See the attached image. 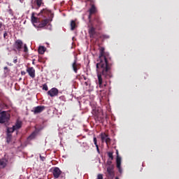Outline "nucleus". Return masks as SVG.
<instances>
[{"instance_id": "423d86ee", "label": "nucleus", "mask_w": 179, "mask_h": 179, "mask_svg": "<svg viewBox=\"0 0 179 179\" xmlns=\"http://www.w3.org/2000/svg\"><path fill=\"white\" fill-rule=\"evenodd\" d=\"M24 43L22 40H16L13 43V48L17 51H22Z\"/></svg>"}, {"instance_id": "2f4dec72", "label": "nucleus", "mask_w": 179, "mask_h": 179, "mask_svg": "<svg viewBox=\"0 0 179 179\" xmlns=\"http://www.w3.org/2000/svg\"><path fill=\"white\" fill-rule=\"evenodd\" d=\"M97 179H103V174H98Z\"/></svg>"}, {"instance_id": "9b49d317", "label": "nucleus", "mask_w": 179, "mask_h": 179, "mask_svg": "<svg viewBox=\"0 0 179 179\" xmlns=\"http://www.w3.org/2000/svg\"><path fill=\"white\" fill-rule=\"evenodd\" d=\"M62 171L59 169V167H55L52 171L53 176L55 178H59V176H61Z\"/></svg>"}, {"instance_id": "c03bdc74", "label": "nucleus", "mask_w": 179, "mask_h": 179, "mask_svg": "<svg viewBox=\"0 0 179 179\" xmlns=\"http://www.w3.org/2000/svg\"><path fill=\"white\" fill-rule=\"evenodd\" d=\"M61 179H65V176H62V178Z\"/></svg>"}, {"instance_id": "2eb2a0df", "label": "nucleus", "mask_w": 179, "mask_h": 179, "mask_svg": "<svg viewBox=\"0 0 179 179\" xmlns=\"http://www.w3.org/2000/svg\"><path fill=\"white\" fill-rule=\"evenodd\" d=\"M7 162L5 159H0V169L6 167Z\"/></svg>"}, {"instance_id": "6ab92c4d", "label": "nucleus", "mask_w": 179, "mask_h": 179, "mask_svg": "<svg viewBox=\"0 0 179 179\" xmlns=\"http://www.w3.org/2000/svg\"><path fill=\"white\" fill-rule=\"evenodd\" d=\"M22 127V122L21 121H17L15 125H14V131L15 129H19Z\"/></svg>"}, {"instance_id": "58836bf2", "label": "nucleus", "mask_w": 179, "mask_h": 179, "mask_svg": "<svg viewBox=\"0 0 179 179\" xmlns=\"http://www.w3.org/2000/svg\"><path fill=\"white\" fill-rule=\"evenodd\" d=\"M7 36H8V33L6 31V32L4 33V34H3L4 38H6Z\"/></svg>"}, {"instance_id": "20e7f679", "label": "nucleus", "mask_w": 179, "mask_h": 179, "mask_svg": "<svg viewBox=\"0 0 179 179\" xmlns=\"http://www.w3.org/2000/svg\"><path fill=\"white\" fill-rule=\"evenodd\" d=\"M97 12H98V9L95 5V1L94 0L92 7L90 8L89 9V16H88L89 23H91L92 22V15H95L96 13H97Z\"/></svg>"}, {"instance_id": "7c9ffc66", "label": "nucleus", "mask_w": 179, "mask_h": 179, "mask_svg": "<svg viewBox=\"0 0 179 179\" xmlns=\"http://www.w3.org/2000/svg\"><path fill=\"white\" fill-rule=\"evenodd\" d=\"M40 159L42 160V162H44L46 157L45 156H42V155H40Z\"/></svg>"}, {"instance_id": "f03ea898", "label": "nucleus", "mask_w": 179, "mask_h": 179, "mask_svg": "<svg viewBox=\"0 0 179 179\" xmlns=\"http://www.w3.org/2000/svg\"><path fill=\"white\" fill-rule=\"evenodd\" d=\"M53 15H54L52 13V10H50V9H42V10H41L40 13H38L37 16H39V17H44V20H42L41 23H39L38 27H45V26H47V24H48L49 23V19H47V17L50 16L52 17Z\"/></svg>"}, {"instance_id": "b1692460", "label": "nucleus", "mask_w": 179, "mask_h": 179, "mask_svg": "<svg viewBox=\"0 0 179 179\" xmlns=\"http://www.w3.org/2000/svg\"><path fill=\"white\" fill-rule=\"evenodd\" d=\"M7 131L10 134H11V132H14V131H15V125H13V127H12V128H8Z\"/></svg>"}, {"instance_id": "37998d69", "label": "nucleus", "mask_w": 179, "mask_h": 179, "mask_svg": "<svg viewBox=\"0 0 179 179\" xmlns=\"http://www.w3.org/2000/svg\"><path fill=\"white\" fill-rule=\"evenodd\" d=\"M117 156H119L118 150H116Z\"/></svg>"}, {"instance_id": "393cba45", "label": "nucleus", "mask_w": 179, "mask_h": 179, "mask_svg": "<svg viewBox=\"0 0 179 179\" xmlns=\"http://www.w3.org/2000/svg\"><path fill=\"white\" fill-rule=\"evenodd\" d=\"M111 141L110 138H109L108 135L107 134L106 138V143L107 145H108V143H110Z\"/></svg>"}, {"instance_id": "6e6552de", "label": "nucleus", "mask_w": 179, "mask_h": 179, "mask_svg": "<svg viewBox=\"0 0 179 179\" xmlns=\"http://www.w3.org/2000/svg\"><path fill=\"white\" fill-rule=\"evenodd\" d=\"M27 72L32 79L36 78V69L34 66H27Z\"/></svg>"}, {"instance_id": "4be33fe9", "label": "nucleus", "mask_w": 179, "mask_h": 179, "mask_svg": "<svg viewBox=\"0 0 179 179\" xmlns=\"http://www.w3.org/2000/svg\"><path fill=\"white\" fill-rule=\"evenodd\" d=\"M11 139H12V135L10 132H8L7 138H6L7 142L9 143V142H10Z\"/></svg>"}, {"instance_id": "e433bc0d", "label": "nucleus", "mask_w": 179, "mask_h": 179, "mask_svg": "<svg viewBox=\"0 0 179 179\" xmlns=\"http://www.w3.org/2000/svg\"><path fill=\"white\" fill-rule=\"evenodd\" d=\"M59 99H60V100H65L66 97H65V96H60Z\"/></svg>"}, {"instance_id": "39448f33", "label": "nucleus", "mask_w": 179, "mask_h": 179, "mask_svg": "<svg viewBox=\"0 0 179 179\" xmlns=\"http://www.w3.org/2000/svg\"><path fill=\"white\" fill-rule=\"evenodd\" d=\"M10 120V114L7 111H1L0 113V123L3 124Z\"/></svg>"}, {"instance_id": "72a5a7b5", "label": "nucleus", "mask_w": 179, "mask_h": 179, "mask_svg": "<svg viewBox=\"0 0 179 179\" xmlns=\"http://www.w3.org/2000/svg\"><path fill=\"white\" fill-rule=\"evenodd\" d=\"M112 163H113V162H112L111 159L110 160H108V162H107V164H108V166H112Z\"/></svg>"}, {"instance_id": "a19ab883", "label": "nucleus", "mask_w": 179, "mask_h": 179, "mask_svg": "<svg viewBox=\"0 0 179 179\" xmlns=\"http://www.w3.org/2000/svg\"><path fill=\"white\" fill-rule=\"evenodd\" d=\"M4 71H8V66H4Z\"/></svg>"}, {"instance_id": "5701e85b", "label": "nucleus", "mask_w": 179, "mask_h": 179, "mask_svg": "<svg viewBox=\"0 0 179 179\" xmlns=\"http://www.w3.org/2000/svg\"><path fill=\"white\" fill-rule=\"evenodd\" d=\"M108 157H110V159L112 162V160H113V159H114L113 152H108Z\"/></svg>"}, {"instance_id": "f257e3e1", "label": "nucleus", "mask_w": 179, "mask_h": 179, "mask_svg": "<svg viewBox=\"0 0 179 179\" xmlns=\"http://www.w3.org/2000/svg\"><path fill=\"white\" fill-rule=\"evenodd\" d=\"M96 67L99 87H102L103 84L104 86H106L107 82L106 80L113 78V75L111 71L112 65L109 64L105 55V48L103 47L100 48V54Z\"/></svg>"}, {"instance_id": "79ce46f5", "label": "nucleus", "mask_w": 179, "mask_h": 179, "mask_svg": "<svg viewBox=\"0 0 179 179\" xmlns=\"http://www.w3.org/2000/svg\"><path fill=\"white\" fill-rule=\"evenodd\" d=\"M2 26H3V23L2 22H0V29H1Z\"/></svg>"}, {"instance_id": "4c0bfd02", "label": "nucleus", "mask_w": 179, "mask_h": 179, "mask_svg": "<svg viewBox=\"0 0 179 179\" xmlns=\"http://www.w3.org/2000/svg\"><path fill=\"white\" fill-rule=\"evenodd\" d=\"M103 38H110V36L103 35Z\"/></svg>"}, {"instance_id": "ea45409f", "label": "nucleus", "mask_w": 179, "mask_h": 179, "mask_svg": "<svg viewBox=\"0 0 179 179\" xmlns=\"http://www.w3.org/2000/svg\"><path fill=\"white\" fill-rule=\"evenodd\" d=\"M21 73L22 75H26V72L24 71H22Z\"/></svg>"}, {"instance_id": "cd10ccee", "label": "nucleus", "mask_w": 179, "mask_h": 179, "mask_svg": "<svg viewBox=\"0 0 179 179\" xmlns=\"http://www.w3.org/2000/svg\"><path fill=\"white\" fill-rule=\"evenodd\" d=\"M35 136H36V134L33 132V134H31V135H29V138L33 139L34 138H35Z\"/></svg>"}, {"instance_id": "a878e982", "label": "nucleus", "mask_w": 179, "mask_h": 179, "mask_svg": "<svg viewBox=\"0 0 179 179\" xmlns=\"http://www.w3.org/2000/svg\"><path fill=\"white\" fill-rule=\"evenodd\" d=\"M43 90H46V91L48 90V86L47 83H44V85H43Z\"/></svg>"}, {"instance_id": "f3484780", "label": "nucleus", "mask_w": 179, "mask_h": 179, "mask_svg": "<svg viewBox=\"0 0 179 179\" xmlns=\"http://www.w3.org/2000/svg\"><path fill=\"white\" fill-rule=\"evenodd\" d=\"M70 26H71V30H75V29H76V27H77L76 20H71Z\"/></svg>"}, {"instance_id": "dca6fc26", "label": "nucleus", "mask_w": 179, "mask_h": 179, "mask_svg": "<svg viewBox=\"0 0 179 179\" xmlns=\"http://www.w3.org/2000/svg\"><path fill=\"white\" fill-rule=\"evenodd\" d=\"M40 22V19L38 17H36L35 13H33L31 15V22L32 23H38V22Z\"/></svg>"}, {"instance_id": "c9c22d12", "label": "nucleus", "mask_w": 179, "mask_h": 179, "mask_svg": "<svg viewBox=\"0 0 179 179\" xmlns=\"http://www.w3.org/2000/svg\"><path fill=\"white\" fill-rule=\"evenodd\" d=\"M83 79H84L85 80H87V76H85V75H82L81 79H83Z\"/></svg>"}, {"instance_id": "a18cd8bd", "label": "nucleus", "mask_w": 179, "mask_h": 179, "mask_svg": "<svg viewBox=\"0 0 179 179\" xmlns=\"http://www.w3.org/2000/svg\"><path fill=\"white\" fill-rule=\"evenodd\" d=\"M85 85H86V86H87L88 85L87 82H85Z\"/></svg>"}, {"instance_id": "bb28decb", "label": "nucleus", "mask_w": 179, "mask_h": 179, "mask_svg": "<svg viewBox=\"0 0 179 179\" xmlns=\"http://www.w3.org/2000/svg\"><path fill=\"white\" fill-rule=\"evenodd\" d=\"M93 141H94V143L95 146L96 147L97 146V142H98L96 136H94Z\"/></svg>"}, {"instance_id": "412c9836", "label": "nucleus", "mask_w": 179, "mask_h": 179, "mask_svg": "<svg viewBox=\"0 0 179 179\" xmlns=\"http://www.w3.org/2000/svg\"><path fill=\"white\" fill-rule=\"evenodd\" d=\"M35 2L37 5L38 8H41V6L43 3V1L42 0H36Z\"/></svg>"}, {"instance_id": "a211bd4d", "label": "nucleus", "mask_w": 179, "mask_h": 179, "mask_svg": "<svg viewBox=\"0 0 179 179\" xmlns=\"http://www.w3.org/2000/svg\"><path fill=\"white\" fill-rule=\"evenodd\" d=\"M107 136H108V134H106V132H102L101 134V138L102 142H104V141L106 142Z\"/></svg>"}, {"instance_id": "4468645a", "label": "nucleus", "mask_w": 179, "mask_h": 179, "mask_svg": "<svg viewBox=\"0 0 179 179\" xmlns=\"http://www.w3.org/2000/svg\"><path fill=\"white\" fill-rule=\"evenodd\" d=\"M73 69L76 73H77L78 69H80V64H78L77 60L75 59L72 64Z\"/></svg>"}, {"instance_id": "de8ad7c7", "label": "nucleus", "mask_w": 179, "mask_h": 179, "mask_svg": "<svg viewBox=\"0 0 179 179\" xmlns=\"http://www.w3.org/2000/svg\"><path fill=\"white\" fill-rule=\"evenodd\" d=\"M0 111H1V106H0Z\"/></svg>"}, {"instance_id": "0eeeda50", "label": "nucleus", "mask_w": 179, "mask_h": 179, "mask_svg": "<svg viewBox=\"0 0 179 179\" xmlns=\"http://www.w3.org/2000/svg\"><path fill=\"white\" fill-rule=\"evenodd\" d=\"M44 110H45V106H37L36 107H34L31 111H33L34 114H40Z\"/></svg>"}, {"instance_id": "f8f14e48", "label": "nucleus", "mask_w": 179, "mask_h": 179, "mask_svg": "<svg viewBox=\"0 0 179 179\" xmlns=\"http://www.w3.org/2000/svg\"><path fill=\"white\" fill-rule=\"evenodd\" d=\"M94 22L95 23L96 27H100L103 24V22L101 19H100L99 16L94 17Z\"/></svg>"}, {"instance_id": "aec40b11", "label": "nucleus", "mask_w": 179, "mask_h": 179, "mask_svg": "<svg viewBox=\"0 0 179 179\" xmlns=\"http://www.w3.org/2000/svg\"><path fill=\"white\" fill-rule=\"evenodd\" d=\"M45 51H46L45 47H44V46L39 47V48H38L39 54H42V55L45 54Z\"/></svg>"}, {"instance_id": "7ed1b4c3", "label": "nucleus", "mask_w": 179, "mask_h": 179, "mask_svg": "<svg viewBox=\"0 0 179 179\" xmlns=\"http://www.w3.org/2000/svg\"><path fill=\"white\" fill-rule=\"evenodd\" d=\"M88 33L90 38H96L98 36V33L94 27L92 20H91V22L88 24Z\"/></svg>"}, {"instance_id": "49530a36", "label": "nucleus", "mask_w": 179, "mask_h": 179, "mask_svg": "<svg viewBox=\"0 0 179 179\" xmlns=\"http://www.w3.org/2000/svg\"><path fill=\"white\" fill-rule=\"evenodd\" d=\"M115 179H120L119 177H115Z\"/></svg>"}, {"instance_id": "ddd939ff", "label": "nucleus", "mask_w": 179, "mask_h": 179, "mask_svg": "<svg viewBox=\"0 0 179 179\" xmlns=\"http://www.w3.org/2000/svg\"><path fill=\"white\" fill-rule=\"evenodd\" d=\"M121 162H122L121 157L120 155L117 156L116 163H117V167L120 173H122V169L121 167Z\"/></svg>"}, {"instance_id": "f704fd0d", "label": "nucleus", "mask_w": 179, "mask_h": 179, "mask_svg": "<svg viewBox=\"0 0 179 179\" xmlns=\"http://www.w3.org/2000/svg\"><path fill=\"white\" fill-rule=\"evenodd\" d=\"M13 62H14V64H17V57H14Z\"/></svg>"}, {"instance_id": "c756f323", "label": "nucleus", "mask_w": 179, "mask_h": 179, "mask_svg": "<svg viewBox=\"0 0 179 179\" xmlns=\"http://www.w3.org/2000/svg\"><path fill=\"white\" fill-rule=\"evenodd\" d=\"M87 2H90V8L92 7L94 0H87Z\"/></svg>"}, {"instance_id": "1a4fd4ad", "label": "nucleus", "mask_w": 179, "mask_h": 179, "mask_svg": "<svg viewBox=\"0 0 179 179\" xmlns=\"http://www.w3.org/2000/svg\"><path fill=\"white\" fill-rule=\"evenodd\" d=\"M59 92V89H57V87H52V89L48 91V94L50 97H55V96H58Z\"/></svg>"}, {"instance_id": "473e14b6", "label": "nucleus", "mask_w": 179, "mask_h": 179, "mask_svg": "<svg viewBox=\"0 0 179 179\" xmlns=\"http://www.w3.org/2000/svg\"><path fill=\"white\" fill-rule=\"evenodd\" d=\"M96 150H97L98 153H100V149H99V145H98V143H97V144H96Z\"/></svg>"}, {"instance_id": "9d476101", "label": "nucleus", "mask_w": 179, "mask_h": 179, "mask_svg": "<svg viewBox=\"0 0 179 179\" xmlns=\"http://www.w3.org/2000/svg\"><path fill=\"white\" fill-rule=\"evenodd\" d=\"M107 173H108V177H110V178H113V177L115 176V171H114L113 164H112L111 166H108Z\"/></svg>"}, {"instance_id": "c85d7f7f", "label": "nucleus", "mask_w": 179, "mask_h": 179, "mask_svg": "<svg viewBox=\"0 0 179 179\" xmlns=\"http://www.w3.org/2000/svg\"><path fill=\"white\" fill-rule=\"evenodd\" d=\"M29 51L27 44L24 45V52H27Z\"/></svg>"}]
</instances>
